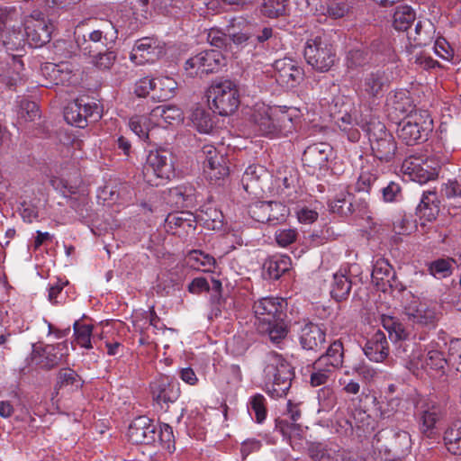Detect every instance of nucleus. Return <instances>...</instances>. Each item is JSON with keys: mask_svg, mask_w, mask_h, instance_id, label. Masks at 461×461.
I'll return each instance as SVG.
<instances>
[{"mask_svg": "<svg viewBox=\"0 0 461 461\" xmlns=\"http://www.w3.org/2000/svg\"><path fill=\"white\" fill-rule=\"evenodd\" d=\"M295 112L286 107H260L251 115L255 131L270 138L287 136L294 130V114Z\"/></svg>", "mask_w": 461, "mask_h": 461, "instance_id": "nucleus-1", "label": "nucleus"}, {"mask_svg": "<svg viewBox=\"0 0 461 461\" xmlns=\"http://www.w3.org/2000/svg\"><path fill=\"white\" fill-rule=\"evenodd\" d=\"M372 445L384 461H402L411 450V440L407 431L386 428L375 435Z\"/></svg>", "mask_w": 461, "mask_h": 461, "instance_id": "nucleus-2", "label": "nucleus"}, {"mask_svg": "<svg viewBox=\"0 0 461 461\" xmlns=\"http://www.w3.org/2000/svg\"><path fill=\"white\" fill-rule=\"evenodd\" d=\"M209 107L221 116L234 113L240 106V96L237 84L230 79H216L207 90Z\"/></svg>", "mask_w": 461, "mask_h": 461, "instance_id": "nucleus-3", "label": "nucleus"}, {"mask_svg": "<svg viewBox=\"0 0 461 461\" xmlns=\"http://www.w3.org/2000/svg\"><path fill=\"white\" fill-rule=\"evenodd\" d=\"M366 131L373 156L382 163H392L397 157V143L385 125L375 118L362 124Z\"/></svg>", "mask_w": 461, "mask_h": 461, "instance_id": "nucleus-4", "label": "nucleus"}, {"mask_svg": "<svg viewBox=\"0 0 461 461\" xmlns=\"http://www.w3.org/2000/svg\"><path fill=\"white\" fill-rule=\"evenodd\" d=\"M432 122L428 111H411L398 123L397 135L406 145L421 143L428 140L429 133L432 131Z\"/></svg>", "mask_w": 461, "mask_h": 461, "instance_id": "nucleus-5", "label": "nucleus"}, {"mask_svg": "<svg viewBox=\"0 0 461 461\" xmlns=\"http://www.w3.org/2000/svg\"><path fill=\"white\" fill-rule=\"evenodd\" d=\"M266 387L275 398L286 395L291 387L294 371L290 364L281 356H272L264 369Z\"/></svg>", "mask_w": 461, "mask_h": 461, "instance_id": "nucleus-6", "label": "nucleus"}, {"mask_svg": "<svg viewBox=\"0 0 461 461\" xmlns=\"http://www.w3.org/2000/svg\"><path fill=\"white\" fill-rule=\"evenodd\" d=\"M174 174V156L170 149L159 147L149 150L143 167V175L149 183L159 185Z\"/></svg>", "mask_w": 461, "mask_h": 461, "instance_id": "nucleus-7", "label": "nucleus"}, {"mask_svg": "<svg viewBox=\"0 0 461 461\" xmlns=\"http://www.w3.org/2000/svg\"><path fill=\"white\" fill-rule=\"evenodd\" d=\"M391 85V75L387 69L375 67L363 72L357 94L360 99L375 102L384 96Z\"/></svg>", "mask_w": 461, "mask_h": 461, "instance_id": "nucleus-8", "label": "nucleus"}, {"mask_svg": "<svg viewBox=\"0 0 461 461\" xmlns=\"http://www.w3.org/2000/svg\"><path fill=\"white\" fill-rule=\"evenodd\" d=\"M414 415L420 432L429 438H433L438 434V422L446 416V410L437 401L420 397L416 401Z\"/></svg>", "mask_w": 461, "mask_h": 461, "instance_id": "nucleus-9", "label": "nucleus"}, {"mask_svg": "<svg viewBox=\"0 0 461 461\" xmlns=\"http://www.w3.org/2000/svg\"><path fill=\"white\" fill-rule=\"evenodd\" d=\"M118 38V31L111 21H104L99 28L77 37L76 41L85 54H93L98 50H112Z\"/></svg>", "mask_w": 461, "mask_h": 461, "instance_id": "nucleus-10", "label": "nucleus"}, {"mask_svg": "<svg viewBox=\"0 0 461 461\" xmlns=\"http://www.w3.org/2000/svg\"><path fill=\"white\" fill-rule=\"evenodd\" d=\"M303 57L308 65L319 72H328L335 64L336 52L321 37L309 39L304 46Z\"/></svg>", "mask_w": 461, "mask_h": 461, "instance_id": "nucleus-11", "label": "nucleus"}, {"mask_svg": "<svg viewBox=\"0 0 461 461\" xmlns=\"http://www.w3.org/2000/svg\"><path fill=\"white\" fill-rule=\"evenodd\" d=\"M332 147L326 142L309 145L303 153V164L308 174L317 177L324 176L329 170V160L332 155Z\"/></svg>", "mask_w": 461, "mask_h": 461, "instance_id": "nucleus-12", "label": "nucleus"}, {"mask_svg": "<svg viewBox=\"0 0 461 461\" xmlns=\"http://www.w3.org/2000/svg\"><path fill=\"white\" fill-rule=\"evenodd\" d=\"M202 153L204 156L203 171L206 178L211 184L221 185L230 174L228 158L212 145H204Z\"/></svg>", "mask_w": 461, "mask_h": 461, "instance_id": "nucleus-13", "label": "nucleus"}, {"mask_svg": "<svg viewBox=\"0 0 461 461\" xmlns=\"http://www.w3.org/2000/svg\"><path fill=\"white\" fill-rule=\"evenodd\" d=\"M225 66V58L219 50H206L188 59L185 69L190 76L217 73Z\"/></svg>", "mask_w": 461, "mask_h": 461, "instance_id": "nucleus-14", "label": "nucleus"}, {"mask_svg": "<svg viewBox=\"0 0 461 461\" xmlns=\"http://www.w3.org/2000/svg\"><path fill=\"white\" fill-rule=\"evenodd\" d=\"M54 26L45 20L41 12L34 11L24 22L26 41L30 46L39 48L50 41Z\"/></svg>", "mask_w": 461, "mask_h": 461, "instance_id": "nucleus-15", "label": "nucleus"}, {"mask_svg": "<svg viewBox=\"0 0 461 461\" xmlns=\"http://www.w3.org/2000/svg\"><path fill=\"white\" fill-rule=\"evenodd\" d=\"M150 393L153 401L167 411L169 403H174L179 398L180 388L172 377L160 375L150 383Z\"/></svg>", "mask_w": 461, "mask_h": 461, "instance_id": "nucleus-16", "label": "nucleus"}, {"mask_svg": "<svg viewBox=\"0 0 461 461\" xmlns=\"http://www.w3.org/2000/svg\"><path fill=\"white\" fill-rule=\"evenodd\" d=\"M286 305L287 303L283 298L263 297L254 303L253 312L258 324L269 323L285 318Z\"/></svg>", "mask_w": 461, "mask_h": 461, "instance_id": "nucleus-17", "label": "nucleus"}, {"mask_svg": "<svg viewBox=\"0 0 461 461\" xmlns=\"http://www.w3.org/2000/svg\"><path fill=\"white\" fill-rule=\"evenodd\" d=\"M166 54L165 47L153 38L145 37L135 41L130 59L136 65L153 63Z\"/></svg>", "mask_w": 461, "mask_h": 461, "instance_id": "nucleus-18", "label": "nucleus"}, {"mask_svg": "<svg viewBox=\"0 0 461 461\" xmlns=\"http://www.w3.org/2000/svg\"><path fill=\"white\" fill-rule=\"evenodd\" d=\"M274 68L276 82L286 88H294L304 78L303 68L295 60L289 58L276 60Z\"/></svg>", "mask_w": 461, "mask_h": 461, "instance_id": "nucleus-19", "label": "nucleus"}, {"mask_svg": "<svg viewBox=\"0 0 461 461\" xmlns=\"http://www.w3.org/2000/svg\"><path fill=\"white\" fill-rule=\"evenodd\" d=\"M403 314L407 321L418 328H435L437 312L433 307L418 299L413 300L404 306Z\"/></svg>", "mask_w": 461, "mask_h": 461, "instance_id": "nucleus-20", "label": "nucleus"}, {"mask_svg": "<svg viewBox=\"0 0 461 461\" xmlns=\"http://www.w3.org/2000/svg\"><path fill=\"white\" fill-rule=\"evenodd\" d=\"M298 341L303 350L317 354L324 348L326 331L316 323L304 322L298 330Z\"/></svg>", "mask_w": 461, "mask_h": 461, "instance_id": "nucleus-21", "label": "nucleus"}, {"mask_svg": "<svg viewBox=\"0 0 461 461\" xmlns=\"http://www.w3.org/2000/svg\"><path fill=\"white\" fill-rule=\"evenodd\" d=\"M128 438L133 444H152L158 438V424L147 416H139L130 424Z\"/></svg>", "mask_w": 461, "mask_h": 461, "instance_id": "nucleus-22", "label": "nucleus"}, {"mask_svg": "<svg viewBox=\"0 0 461 461\" xmlns=\"http://www.w3.org/2000/svg\"><path fill=\"white\" fill-rule=\"evenodd\" d=\"M402 171L410 176L412 181L420 184L432 180L437 176L436 168L421 157L411 155L402 163Z\"/></svg>", "mask_w": 461, "mask_h": 461, "instance_id": "nucleus-23", "label": "nucleus"}, {"mask_svg": "<svg viewBox=\"0 0 461 461\" xmlns=\"http://www.w3.org/2000/svg\"><path fill=\"white\" fill-rule=\"evenodd\" d=\"M32 358L40 357L39 365L46 370H50L60 365L68 356V347L66 343H58L56 345H46L38 347L32 345Z\"/></svg>", "mask_w": 461, "mask_h": 461, "instance_id": "nucleus-24", "label": "nucleus"}, {"mask_svg": "<svg viewBox=\"0 0 461 461\" xmlns=\"http://www.w3.org/2000/svg\"><path fill=\"white\" fill-rule=\"evenodd\" d=\"M96 109L95 104L86 103L82 98L76 99L66 106L64 119L68 124L85 128L87 125V118L93 116L94 111Z\"/></svg>", "mask_w": 461, "mask_h": 461, "instance_id": "nucleus-25", "label": "nucleus"}, {"mask_svg": "<svg viewBox=\"0 0 461 461\" xmlns=\"http://www.w3.org/2000/svg\"><path fill=\"white\" fill-rule=\"evenodd\" d=\"M365 355L374 362H382L389 354L388 342L385 334L377 330L367 339L363 348Z\"/></svg>", "mask_w": 461, "mask_h": 461, "instance_id": "nucleus-26", "label": "nucleus"}, {"mask_svg": "<svg viewBox=\"0 0 461 461\" xmlns=\"http://www.w3.org/2000/svg\"><path fill=\"white\" fill-rule=\"evenodd\" d=\"M0 41L10 50H17L25 45L26 36L24 29L19 23H9L0 33Z\"/></svg>", "mask_w": 461, "mask_h": 461, "instance_id": "nucleus-27", "label": "nucleus"}, {"mask_svg": "<svg viewBox=\"0 0 461 461\" xmlns=\"http://www.w3.org/2000/svg\"><path fill=\"white\" fill-rule=\"evenodd\" d=\"M165 227L167 231H171L173 234H176L178 229H183L185 231L189 229L194 230V215L187 211L170 212L165 219Z\"/></svg>", "mask_w": 461, "mask_h": 461, "instance_id": "nucleus-28", "label": "nucleus"}, {"mask_svg": "<svg viewBox=\"0 0 461 461\" xmlns=\"http://www.w3.org/2000/svg\"><path fill=\"white\" fill-rule=\"evenodd\" d=\"M439 212V201L436 192H424L416 208V214L427 221H434Z\"/></svg>", "mask_w": 461, "mask_h": 461, "instance_id": "nucleus-29", "label": "nucleus"}, {"mask_svg": "<svg viewBox=\"0 0 461 461\" xmlns=\"http://www.w3.org/2000/svg\"><path fill=\"white\" fill-rule=\"evenodd\" d=\"M150 120H156L157 123L162 125L177 124L183 120L182 111L175 105H158L152 109Z\"/></svg>", "mask_w": 461, "mask_h": 461, "instance_id": "nucleus-30", "label": "nucleus"}, {"mask_svg": "<svg viewBox=\"0 0 461 461\" xmlns=\"http://www.w3.org/2000/svg\"><path fill=\"white\" fill-rule=\"evenodd\" d=\"M267 173L264 167L259 165L249 166L241 178L243 188L248 193H257L258 189H262L260 182L267 177Z\"/></svg>", "mask_w": 461, "mask_h": 461, "instance_id": "nucleus-31", "label": "nucleus"}, {"mask_svg": "<svg viewBox=\"0 0 461 461\" xmlns=\"http://www.w3.org/2000/svg\"><path fill=\"white\" fill-rule=\"evenodd\" d=\"M329 208L332 213L348 217L356 212L354 195L348 192H341L329 202Z\"/></svg>", "mask_w": 461, "mask_h": 461, "instance_id": "nucleus-32", "label": "nucleus"}, {"mask_svg": "<svg viewBox=\"0 0 461 461\" xmlns=\"http://www.w3.org/2000/svg\"><path fill=\"white\" fill-rule=\"evenodd\" d=\"M387 110L396 115L409 113L411 110V102L405 91L390 92L386 98Z\"/></svg>", "mask_w": 461, "mask_h": 461, "instance_id": "nucleus-33", "label": "nucleus"}, {"mask_svg": "<svg viewBox=\"0 0 461 461\" xmlns=\"http://www.w3.org/2000/svg\"><path fill=\"white\" fill-rule=\"evenodd\" d=\"M335 370L324 364V358H317L311 366L310 384L313 387L325 385Z\"/></svg>", "mask_w": 461, "mask_h": 461, "instance_id": "nucleus-34", "label": "nucleus"}, {"mask_svg": "<svg viewBox=\"0 0 461 461\" xmlns=\"http://www.w3.org/2000/svg\"><path fill=\"white\" fill-rule=\"evenodd\" d=\"M290 258L287 257H273L263 264V276L265 278L277 280L289 270Z\"/></svg>", "mask_w": 461, "mask_h": 461, "instance_id": "nucleus-35", "label": "nucleus"}, {"mask_svg": "<svg viewBox=\"0 0 461 461\" xmlns=\"http://www.w3.org/2000/svg\"><path fill=\"white\" fill-rule=\"evenodd\" d=\"M176 87V82L170 77H155L152 98L158 101L168 100L174 96Z\"/></svg>", "mask_w": 461, "mask_h": 461, "instance_id": "nucleus-36", "label": "nucleus"}, {"mask_svg": "<svg viewBox=\"0 0 461 461\" xmlns=\"http://www.w3.org/2000/svg\"><path fill=\"white\" fill-rule=\"evenodd\" d=\"M190 119L194 127L201 133H209L213 128L211 113L203 106H194L191 111Z\"/></svg>", "mask_w": 461, "mask_h": 461, "instance_id": "nucleus-37", "label": "nucleus"}, {"mask_svg": "<svg viewBox=\"0 0 461 461\" xmlns=\"http://www.w3.org/2000/svg\"><path fill=\"white\" fill-rule=\"evenodd\" d=\"M382 325L387 330L389 338L393 343L410 337V331L396 317L383 315Z\"/></svg>", "mask_w": 461, "mask_h": 461, "instance_id": "nucleus-38", "label": "nucleus"}, {"mask_svg": "<svg viewBox=\"0 0 461 461\" xmlns=\"http://www.w3.org/2000/svg\"><path fill=\"white\" fill-rule=\"evenodd\" d=\"M285 319L276 320V321H269L264 324H258V330L262 333H266L270 341L274 344H279L288 334L287 325L284 321Z\"/></svg>", "mask_w": 461, "mask_h": 461, "instance_id": "nucleus-39", "label": "nucleus"}, {"mask_svg": "<svg viewBox=\"0 0 461 461\" xmlns=\"http://www.w3.org/2000/svg\"><path fill=\"white\" fill-rule=\"evenodd\" d=\"M383 179L376 174L362 170L355 185L357 192L366 194L377 193Z\"/></svg>", "mask_w": 461, "mask_h": 461, "instance_id": "nucleus-40", "label": "nucleus"}, {"mask_svg": "<svg viewBox=\"0 0 461 461\" xmlns=\"http://www.w3.org/2000/svg\"><path fill=\"white\" fill-rule=\"evenodd\" d=\"M318 358H324V364H327L331 369L337 370L342 367L344 362V348L340 340L333 341L324 354Z\"/></svg>", "mask_w": 461, "mask_h": 461, "instance_id": "nucleus-41", "label": "nucleus"}, {"mask_svg": "<svg viewBox=\"0 0 461 461\" xmlns=\"http://www.w3.org/2000/svg\"><path fill=\"white\" fill-rule=\"evenodd\" d=\"M444 442L449 453L461 455V421L453 422L444 433Z\"/></svg>", "mask_w": 461, "mask_h": 461, "instance_id": "nucleus-42", "label": "nucleus"}, {"mask_svg": "<svg viewBox=\"0 0 461 461\" xmlns=\"http://www.w3.org/2000/svg\"><path fill=\"white\" fill-rule=\"evenodd\" d=\"M352 282L350 278L344 274H335L330 288V295L337 302L346 300L351 291Z\"/></svg>", "mask_w": 461, "mask_h": 461, "instance_id": "nucleus-43", "label": "nucleus"}, {"mask_svg": "<svg viewBox=\"0 0 461 461\" xmlns=\"http://www.w3.org/2000/svg\"><path fill=\"white\" fill-rule=\"evenodd\" d=\"M261 14L270 19L289 14V0H263Z\"/></svg>", "mask_w": 461, "mask_h": 461, "instance_id": "nucleus-44", "label": "nucleus"}, {"mask_svg": "<svg viewBox=\"0 0 461 461\" xmlns=\"http://www.w3.org/2000/svg\"><path fill=\"white\" fill-rule=\"evenodd\" d=\"M415 21L414 11L407 5L398 6L393 14V27L397 31H408Z\"/></svg>", "mask_w": 461, "mask_h": 461, "instance_id": "nucleus-45", "label": "nucleus"}, {"mask_svg": "<svg viewBox=\"0 0 461 461\" xmlns=\"http://www.w3.org/2000/svg\"><path fill=\"white\" fill-rule=\"evenodd\" d=\"M188 263L193 268L203 269L204 272L212 271L216 261L215 258L202 250H192L188 254Z\"/></svg>", "mask_w": 461, "mask_h": 461, "instance_id": "nucleus-46", "label": "nucleus"}, {"mask_svg": "<svg viewBox=\"0 0 461 461\" xmlns=\"http://www.w3.org/2000/svg\"><path fill=\"white\" fill-rule=\"evenodd\" d=\"M308 455L312 461H334L336 450L321 442L311 443Z\"/></svg>", "mask_w": 461, "mask_h": 461, "instance_id": "nucleus-47", "label": "nucleus"}, {"mask_svg": "<svg viewBox=\"0 0 461 461\" xmlns=\"http://www.w3.org/2000/svg\"><path fill=\"white\" fill-rule=\"evenodd\" d=\"M454 263L452 258H438L428 263V271L438 279L446 278L452 275Z\"/></svg>", "mask_w": 461, "mask_h": 461, "instance_id": "nucleus-48", "label": "nucleus"}, {"mask_svg": "<svg viewBox=\"0 0 461 461\" xmlns=\"http://www.w3.org/2000/svg\"><path fill=\"white\" fill-rule=\"evenodd\" d=\"M83 381L77 372L70 368L60 369L57 375L56 389L71 386L75 389L81 388Z\"/></svg>", "mask_w": 461, "mask_h": 461, "instance_id": "nucleus-49", "label": "nucleus"}, {"mask_svg": "<svg viewBox=\"0 0 461 461\" xmlns=\"http://www.w3.org/2000/svg\"><path fill=\"white\" fill-rule=\"evenodd\" d=\"M276 181L280 183L278 187L283 185V191L286 190V195L291 194V191L294 190L297 183H298V176L297 172L293 167H284L283 169H279L277 171Z\"/></svg>", "mask_w": 461, "mask_h": 461, "instance_id": "nucleus-50", "label": "nucleus"}, {"mask_svg": "<svg viewBox=\"0 0 461 461\" xmlns=\"http://www.w3.org/2000/svg\"><path fill=\"white\" fill-rule=\"evenodd\" d=\"M44 76H49L54 85L63 84L70 78V71L63 68V65L47 64L41 68Z\"/></svg>", "mask_w": 461, "mask_h": 461, "instance_id": "nucleus-51", "label": "nucleus"}, {"mask_svg": "<svg viewBox=\"0 0 461 461\" xmlns=\"http://www.w3.org/2000/svg\"><path fill=\"white\" fill-rule=\"evenodd\" d=\"M73 329L77 343L82 348H91L93 325L81 323L80 321H76L74 322Z\"/></svg>", "mask_w": 461, "mask_h": 461, "instance_id": "nucleus-52", "label": "nucleus"}, {"mask_svg": "<svg viewBox=\"0 0 461 461\" xmlns=\"http://www.w3.org/2000/svg\"><path fill=\"white\" fill-rule=\"evenodd\" d=\"M88 55L92 57V63L94 66L101 70L110 69L114 64L117 57L113 49L101 51L98 50Z\"/></svg>", "mask_w": 461, "mask_h": 461, "instance_id": "nucleus-53", "label": "nucleus"}, {"mask_svg": "<svg viewBox=\"0 0 461 461\" xmlns=\"http://www.w3.org/2000/svg\"><path fill=\"white\" fill-rule=\"evenodd\" d=\"M271 205L269 201H258L249 206V213L250 217L258 222L269 223V212Z\"/></svg>", "mask_w": 461, "mask_h": 461, "instance_id": "nucleus-54", "label": "nucleus"}, {"mask_svg": "<svg viewBox=\"0 0 461 461\" xmlns=\"http://www.w3.org/2000/svg\"><path fill=\"white\" fill-rule=\"evenodd\" d=\"M382 194L383 200L385 203L399 202L402 198V187L399 183L391 181L384 185H380V190L377 192Z\"/></svg>", "mask_w": 461, "mask_h": 461, "instance_id": "nucleus-55", "label": "nucleus"}, {"mask_svg": "<svg viewBox=\"0 0 461 461\" xmlns=\"http://www.w3.org/2000/svg\"><path fill=\"white\" fill-rule=\"evenodd\" d=\"M249 411L255 413L258 423H262L267 417L266 398L260 393L253 395L249 402Z\"/></svg>", "mask_w": 461, "mask_h": 461, "instance_id": "nucleus-56", "label": "nucleus"}, {"mask_svg": "<svg viewBox=\"0 0 461 461\" xmlns=\"http://www.w3.org/2000/svg\"><path fill=\"white\" fill-rule=\"evenodd\" d=\"M159 443L163 448L168 452L175 450V437L173 434V429L168 424L158 425V438Z\"/></svg>", "mask_w": 461, "mask_h": 461, "instance_id": "nucleus-57", "label": "nucleus"}, {"mask_svg": "<svg viewBox=\"0 0 461 461\" xmlns=\"http://www.w3.org/2000/svg\"><path fill=\"white\" fill-rule=\"evenodd\" d=\"M352 6V0H333L328 5L327 13L330 17L339 19L345 16Z\"/></svg>", "mask_w": 461, "mask_h": 461, "instance_id": "nucleus-58", "label": "nucleus"}, {"mask_svg": "<svg viewBox=\"0 0 461 461\" xmlns=\"http://www.w3.org/2000/svg\"><path fill=\"white\" fill-rule=\"evenodd\" d=\"M271 211L269 212V225H277L284 222L289 214V208L280 202L269 201Z\"/></svg>", "mask_w": 461, "mask_h": 461, "instance_id": "nucleus-59", "label": "nucleus"}, {"mask_svg": "<svg viewBox=\"0 0 461 461\" xmlns=\"http://www.w3.org/2000/svg\"><path fill=\"white\" fill-rule=\"evenodd\" d=\"M18 114L25 121H34L40 117V109L35 102L23 98L19 102Z\"/></svg>", "mask_w": 461, "mask_h": 461, "instance_id": "nucleus-60", "label": "nucleus"}, {"mask_svg": "<svg viewBox=\"0 0 461 461\" xmlns=\"http://www.w3.org/2000/svg\"><path fill=\"white\" fill-rule=\"evenodd\" d=\"M318 401L321 409L329 411L337 404V396L333 389L324 386L318 392Z\"/></svg>", "mask_w": 461, "mask_h": 461, "instance_id": "nucleus-61", "label": "nucleus"}, {"mask_svg": "<svg viewBox=\"0 0 461 461\" xmlns=\"http://www.w3.org/2000/svg\"><path fill=\"white\" fill-rule=\"evenodd\" d=\"M447 364V360L445 358L443 353L438 350H429L424 360L426 367L444 372L445 366Z\"/></svg>", "mask_w": 461, "mask_h": 461, "instance_id": "nucleus-62", "label": "nucleus"}, {"mask_svg": "<svg viewBox=\"0 0 461 461\" xmlns=\"http://www.w3.org/2000/svg\"><path fill=\"white\" fill-rule=\"evenodd\" d=\"M368 52L362 49L350 50L346 58V64L349 68L362 67L368 62Z\"/></svg>", "mask_w": 461, "mask_h": 461, "instance_id": "nucleus-63", "label": "nucleus"}, {"mask_svg": "<svg viewBox=\"0 0 461 461\" xmlns=\"http://www.w3.org/2000/svg\"><path fill=\"white\" fill-rule=\"evenodd\" d=\"M449 362L456 366V369L460 373L461 378V339H452L448 348Z\"/></svg>", "mask_w": 461, "mask_h": 461, "instance_id": "nucleus-64", "label": "nucleus"}]
</instances>
